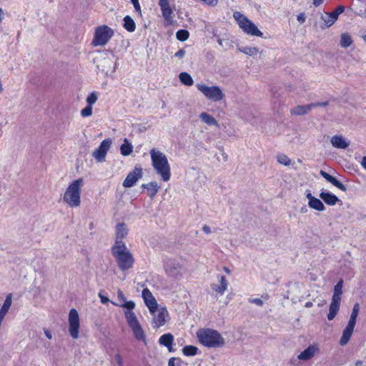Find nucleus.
<instances>
[{
	"label": "nucleus",
	"mask_w": 366,
	"mask_h": 366,
	"mask_svg": "<svg viewBox=\"0 0 366 366\" xmlns=\"http://www.w3.org/2000/svg\"><path fill=\"white\" fill-rule=\"evenodd\" d=\"M111 252L121 270L125 271L132 267L134 259L125 244L117 242L111 247Z\"/></svg>",
	"instance_id": "f257e3e1"
},
{
	"label": "nucleus",
	"mask_w": 366,
	"mask_h": 366,
	"mask_svg": "<svg viewBox=\"0 0 366 366\" xmlns=\"http://www.w3.org/2000/svg\"><path fill=\"white\" fill-rule=\"evenodd\" d=\"M197 337L202 345L209 348L221 347L225 344L221 334L213 329H199L197 332Z\"/></svg>",
	"instance_id": "f03ea898"
},
{
	"label": "nucleus",
	"mask_w": 366,
	"mask_h": 366,
	"mask_svg": "<svg viewBox=\"0 0 366 366\" xmlns=\"http://www.w3.org/2000/svg\"><path fill=\"white\" fill-rule=\"evenodd\" d=\"M152 163L154 169L159 174L163 181L167 182L171 177L170 166L167 158L162 152L152 149L150 151Z\"/></svg>",
	"instance_id": "7ed1b4c3"
},
{
	"label": "nucleus",
	"mask_w": 366,
	"mask_h": 366,
	"mask_svg": "<svg viewBox=\"0 0 366 366\" xmlns=\"http://www.w3.org/2000/svg\"><path fill=\"white\" fill-rule=\"evenodd\" d=\"M84 185L82 178L74 180L66 188L64 197V202L70 207H78L81 204V191Z\"/></svg>",
	"instance_id": "20e7f679"
},
{
	"label": "nucleus",
	"mask_w": 366,
	"mask_h": 366,
	"mask_svg": "<svg viewBox=\"0 0 366 366\" xmlns=\"http://www.w3.org/2000/svg\"><path fill=\"white\" fill-rule=\"evenodd\" d=\"M124 316L135 339L138 341H142L146 345V334L137 320L135 313L133 311H124Z\"/></svg>",
	"instance_id": "39448f33"
},
{
	"label": "nucleus",
	"mask_w": 366,
	"mask_h": 366,
	"mask_svg": "<svg viewBox=\"0 0 366 366\" xmlns=\"http://www.w3.org/2000/svg\"><path fill=\"white\" fill-rule=\"evenodd\" d=\"M233 16L244 33L252 36H262V32L258 29L256 25L240 12L236 11Z\"/></svg>",
	"instance_id": "423d86ee"
},
{
	"label": "nucleus",
	"mask_w": 366,
	"mask_h": 366,
	"mask_svg": "<svg viewBox=\"0 0 366 366\" xmlns=\"http://www.w3.org/2000/svg\"><path fill=\"white\" fill-rule=\"evenodd\" d=\"M113 30L107 25L99 26L96 28L94 36L92 40L93 46H104L109 39L113 36Z\"/></svg>",
	"instance_id": "0eeeda50"
},
{
	"label": "nucleus",
	"mask_w": 366,
	"mask_h": 366,
	"mask_svg": "<svg viewBox=\"0 0 366 366\" xmlns=\"http://www.w3.org/2000/svg\"><path fill=\"white\" fill-rule=\"evenodd\" d=\"M197 89L201 92L206 98L213 102L221 101L224 98V94L218 86H209L204 84H197Z\"/></svg>",
	"instance_id": "6e6552de"
},
{
	"label": "nucleus",
	"mask_w": 366,
	"mask_h": 366,
	"mask_svg": "<svg viewBox=\"0 0 366 366\" xmlns=\"http://www.w3.org/2000/svg\"><path fill=\"white\" fill-rule=\"evenodd\" d=\"M69 332L74 339L79 337V317L78 312L75 309H71L69 313Z\"/></svg>",
	"instance_id": "1a4fd4ad"
},
{
	"label": "nucleus",
	"mask_w": 366,
	"mask_h": 366,
	"mask_svg": "<svg viewBox=\"0 0 366 366\" xmlns=\"http://www.w3.org/2000/svg\"><path fill=\"white\" fill-rule=\"evenodd\" d=\"M112 144L110 139H106L102 142L99 147L93 152V157L97 162H102L105 160L106 154Z\"/></svg>",
	"instance_id": "9d476101"
},
{
	"label": "nucleus",
	"mask_w": 366,
	"mask_h": 366,
	"mask_svg": "<svg viewBox=\"0 0 366 366\" xmlns=\"http://www.w3.org/2000/svg\"><path fill=\"white\" fill-rule=\"evenodd\" d=\"M142 177V169L141 167H136L130 172L123 182V187L126 188L132 187L134 184Z\"/></svg>",
	"instance_id": "9b49d317"
},
{
	"label": "nucleus",
	"mask_w": 366,
	"mask_h": 366,
	"mask_svg": "<svg viewBox=\"0 0 366 366\" xmlns=\"http://www.w3.org/2000/svg\"><path fill=\"white\" fill-rule=\"evenodd\" d=\"M153 315L152 325L154 328H159L166 323V317L168 316V312L165 308H161L156 310Z\"/></svg>",
	"instance_id": "f8f14e48"
},
{
	"label": "nucleus",
	"mask_w": 366,
	"mask_h": 366,
	"mask_svg": "<svg viewBox=\"0 0 366 366\" xmlns=\"http://www.w3.org/2000/svg\"><path fill=\"white\" fill-rule=\"evenodd\" d=\"M142 297L151 314H154L157 309V302L148 288L143 290Z\"/></svg>",
	"instance_id": "ddd939ff"
},
{
	"label": "nucleus",
	"mask_w": 366,
	"mask_h": 366,
	"mask_svg": "<svg viewBox=\"0 0 366 366\" xmlns=\"http://www.w3.org/2000/svg\"><path fill=\"white\" fill-rule=\"evenodd\" d=\"M164 267L166 273L171 277H177L181 270L180 264L172 259L166 260Z\"/></svg>",
	"instance_id": "4468645a"
},
{
	"label": "nucleus",
	"mask_w": 366,
	"mask_h": 366,
	"mask_svg": "<svg viewBox=\"0 0 366 366\" xmlns=\"http://www.w3.org/2000/svg\"><path fill=\"white\" fill-rule=\"evenodd\" d=\"M170 1L171 0H159V6L160 7L162 16L167 22H172L173 19V11L169 4Z\"/></svg>",
	"instance_id": "2eb2a0df"
},
{
	"label": "nucleus",
	"mask_w": 366,
	"mask_h": 366,
	"mask_svg": "<svg viewBox=\"0 0 366 366\" xmlns=\"http://www.w3.org/2000/svg\"><path fill=\"white\" fill-rule=\"evenodd\" d=\"M128 229L126 224L123 222L118 223L116 226L115 229V242L114 244H117V242L120 244H125L122 239L127 236Z\"/></svg>",
	"instance_id": "dca6fc26"
},
{
	"label": "nucleus",
	"mask_w": 366,
	"mask_h": 366,
	"mask_svg": "<svg viewBox=\"0 0 366 366\" xmlns=\"http://www.w3.org/2000/svg\"><path fill=\"white\" fill-rule=\"evenodd\" d=\"M318 350L319 349L317 345H310L307 349L298 355L297 358L302 361L310 360L315 355Z\"/></svg>",
	"instance_id": "f3484780"
},
{
	"label": "nucleus",
	"mask_w": 366,
	"mask_h": 366,
	"mask_svg": "<svg viewBox=\"0 0 366 366\" xmlns=\"http://www.w3.org/2000/svg\"><path fill=\"white\" fill-rule=\"evenodd\" d=\"M332 145L337 149H347L350 143L342 135H335L330 139Z\"/></svg>",
	"instance_id": "a211bd4d"
},
{
	"label": "nucleus",
	"mask_w": 366,
	"mask_h": 366,
	"mask_svg": "<svg viewBox=\"0 0 366 366\" xmlns=\"http://www.w3.org/2000/svg\"><path fill=\"white\" fill-rule=\"evenodd\" d=\"M355 325L348 322L347 326L343 330L342 337L340 340V345L342 346L345 345L349 342L355 328Z\"/></svg>",
	"instance_id": "6ab92c4d"
},
{
	"label": "nucleus",
	"mask_w": 366,
	"mask_h": 366,
	"mask_svg": "<svg viewBox=\"0 0 366 366\" xmlns=\"http://www.w3.org/2000/svg\"><path fill=\"white\" fill-rule=\"evenodd\" d=\"M217 278L219 282V285H212V289L214 290L216 292L222 295L227 290L228 287V282L224 276L218 275Z\"/></svg>",
	"instance_id": "aec40b11"
},
{
	"label": "nucleus",
	"mask_w": 366,
	"mask_h": 366,
	"mask_svg": "<svg viewBox=\"0 0 366 366\" xmlns=\"http://www.w3.org/2000/svg\"><path fill=\"white\" fill-rule=\"evenodd\" d=\"M320 197L328 205L334 206L340 200L339 198L328 192L322 191L320 194Z\"/></svg>",
	"instance_id": "412c9836"
},
{
	"label": "nucleus",
	"mask_w": 366,
	"mask_h": 366,
	"mask_svg": "<svg viewBox=\"0 0 366 366\" xmlns=\"http://www.w3.org/2000/svg\"><path fill=\"white\" fill-rule=\"evenodd\" d=\"M174 336L171 333L162 335L159 339V344L166 347L169 352H173L172 344Z\"/></svg>",
	"instance_id": "4be33fe9"
},
{
	"label": "nucleus",
	"mask_w": 366,
	"mask_h": 366,
	"mask_svg": "<svg viewBox=\"0 0 366 366\" xmlns=\"http://www.w3.org/2000/svg\"><path fill=\"white\" fill-rule=\"evenodd\" d=\"M315 107V104L299 105L291 109V114L297 116L307 114L312 108Z\"/></svg>",
	"instance_id": "5701e85b"
},
{
	"label": "nucleus",
	"mask_w": 366,
	"mask_h": 366,
	"mask_svg": "<svg viewBox=\"0 0 366 366\" xmlns=\"http://www.w3.org/2000/svg\"><path fill=\"white\" fill-rule=\"evenodd\" d=\"M142 187L147 191L148 195L152 199L158 192L159 186L156 182H152L148 184H143Z\"/></svg>",
	"instance_id": "b1692460"
},
{
	"label": "nucleus",
	"mask_w": 366,
	"mask_h": 366,
	"mask_svg": "<svg viewBox=\"0 0 366 366\" xmlns=\"http://www.w3.org/2000/svg\"><path fill=\"white\" fill-rule=\"evenodd\" d=\"M321 19L324 22V26H322V28L324 29L331 26L337 21V19L331 12L325 13L324 15H322Z\"/></svg>",
	"instance_id": "393cba45"
},
{
	"label": "nucleus",
	"mask_w": 366,
	"mask_h": 366,
	"mask_svg": "<svg viewBox=\"0 0 366 366\" xmlns=\"http://www.w3.org/2000/svg\"><path fill=\"white\" fill-rule=\"evenodd\" d=\"M308 206L318 212H322L325 209L324 204L319 199L315 197L312 201H308Z\"/></svg>",
	"instance_id": "a878e982"
},
{
	"label": "nucleus",
	"mask_w": 366,
	"mask_h": 366,
	"mask_svg": "<svg viewBox=\"0 0 366 366\" xmlns=\"http://www.w3.org/2000/svg\"><path fill=\"white\" fill-rule=\"evenodd\" d=\"M199 117L204 123L208 125L219 126L217 121L212 116L206 112L201 113Z\"/></svg>",
	"instance_id": "bb28decb"
},
{
	"label": "nucleus",
	"mask_w": 366,
	"mask_h": 366,
	"mask_svg": "<svg viewBox=\"0 0 366 366\" xmlns=\"http://www.w3.org/2000/svg\"><path fill=\"white\" fill-rule=\"evenodd\" d=\"M124 28L129 32H133L136 29V24L134 20L129 16H126L124 19Z\"/></svg>",
	"instance_id": "cd10ccee"
},
{
	"label": "nucleus",
	"mask_w": 366,
	"mask_h": 366,
	"mask_svg": "<svg viewBox=\"0 0 366 366\" xmlns=\"http://www.w3.org/2000/svg\"><path fill=\"white\" fill-rule=\"evenodd\" d=\"M179 79L181 83L185 86H189L194 84L192 77L187 72H181L179 75Z\"/></svg>",
	"instance_id": "c85d7f7f"
},
{
	"label": "nucleus",
	"mask_w": 366,
	"mask_h": 366,
	"mask_svg": "<svg viewBox=\"0 0 366 366\" xmlns=\"http://www.w3.org/2000/svg\"><path fill=\"white\" fill-rule=\"evenodd\" d=\"M133 150L132 145L128 142L127 139L124 140V143L120 147V152L123 156L129 155Z\"/></svg>",
	"instance_id": "c756f323"
},
{
	"label": "nucleus",
	"mask_w": 366,
	"mask_h": 366,
	"mask_svg": "<svg viewBox=\"0 0 366 366\" xmlns=\"http://www.w3.org/2000/svg\"><path fill=\"white\" fill-rule=\"evenodd\" d=\"M198 347L193 345H187L183 347L182 352L185 356H194L198 352Z\"/></svg>",
	"instance_id": "7c9ffc66"
},
{
	"label": "nucleus",
	"mask_w": 366,
	"mask_h": 366,
	"mask_svg": "<svg viewBox=\"0 0 366 366\" xmlns=\"http://www.w3.org/2000/svg\"><path fill=\"white\" fill-rule=\"evenodd\" d=\"M340 310V305L330 303L329 308V313L327 315V319L332 320Z\"/></svg>",
	"instance_id": "2f4dec72"
},
{
	"label": "nucleus",
	"mask_w": 366,
	"mask_h": 366,
	"mask_svg": "<svg viewBox=\"0 0 366 366\" xmlns=\"http://www.w3.org/2000/svg\"><path fill=\"white\" fill-rule=\"evenodd\" d=\"M352 40L350 34H342L340 39V46L343 48H347L352 44Z\"/></svg>",
	"instance_id": "473e14b6"
},
{
	"label": "nucleus",
	"mask_w": 366,
	"mask_h": 366,
	"mask_svg": "<svg viewBox=\"0 0 366 366\" xmlns=\"http://www.w3.org/2000/svg\"><path fill=\"white\" fill-rule=\"evenodd\" d=\"M360 311V305L358 303L354 305L349 320L350 323L356 324L357 317Z\"/></svg>",
	"instance_id": "72a5a7b5"
},
{
	"label": "nucleus",
	"mask_w": 366,
	"mask_h": 366,
	"mask_svg": "<svg viewBox=\"0 0 366 366\" xmlns=\"http://www.w3.org/2000/svg\"><path fill=\"white\" fill-rule=\"evenodd\" d=\"M239 51L249 56H255L258 54V49L256 47L244 46L239 48Z\"/></svg>",
	"instance_id": "f704fd0d"
},
{
	"label": "nucleus",
	"mask_w": 366,
	"mask_h": 366,
	"mask_svg": "<svg viewBox=\"0 0 366 366\" xmlns=\"http://www.w3.org/2000/svg\"><path fill=\"white\" fill-rule=\"evenodd\" d=\"M189 36V33L187 30L185 29H180L177 31L176 33V37L178 40L181 41H186Z\"/></svg>",
	"instance_id": "c9c22d12"
},
{
	"label": "nucleus",
	"mask_w": 366,
	"mask_h": 366,
	"mask_svg": "<svg viewBox=\"0 0 366 366\" xmlns=\"http://www.w3.org/2000/svg\"><path fill=\"white\" fill-rule=\"evenodd\" d=\"M115 305L124 307L127 309V311H132V310L135 307V303L134 301H125L123 303H113Z\"/></svg>",
	"instance_id": "e433bc0d"
},
{
	"label": "nucleus",
	"mask_w": 366,
	"mask_h": 366,
	"mask_svg": "<svg viewBox=\"0 0 366 366\" xmlns=\"http://www.w3.org/2000/svg\"><path fill=\"white\" fill-rule=\"evenodd\" d=\"M329 182L331 183L335 187H336L337 188H338L339 189H340L341 191L346 192L347 189L345 185L341 183L334 177H332Z\"/></svg>",
	"instance_id": "4c0bfd02"
},
{
	"label": "nucleus",
	"mask_w": 366,
	"mask_h": 366,
	"mask_svg": "<svg viewBox=\"0 0 366 366\" xmlns=\"http://www.w3.org/2000/svg\"><path fill=\"white\" fill-rule=\"evenodd\" d=\"M277 162L285 166H289L291 164L290 159L285 154H282L277 157Z\"/></svg>",
	"instance_id": "58836bf2"
},
{
	"label": "nucleus",
	"mask_w": 366,
	"mask_h": 366,
	"mask_svg": "<svg viewBox=\"0 0 366 366\" xmlns=\"http://www.w3.org/2000/svg\"><path fill=\"white\" fill-rule=\"evenodd\" d=\"M97 100V95L96 93L92 92L86 98V102L89 104V106L92 107V104H95Z\"/></svg>",
	"instance_id": "ea45409f"
},
{
	"label": "nucleus",
	"mask_w": 366,
	"mask_h": 366,
	"mask_svg": "<svg viewBox=\"0 0 366 366\" xmlns=\"http://www.w3.org/2000/svg\"><path fill=\"white\" fill-rule=\"evenodd\" d=\"M342 287H343V280H340V281H338V282L335 286L333 293L342 295Z\"/></svg>",
	"instance_id": "a19ab883"
},
{
	"label": "nucleus",
	"mask_w": 366,
	"mask_h": 366,
	"mask_svg": "<svg viewBox=\"0 0 366 366\" xmlns=\"http://www.w3.org/2000/svg\"><path fill=\"white\" fill-rule=\"evenodd\" d=\"M92 114V107L89 105L86 106L81 111V115L84 117H89Z\"/></svg>",
	"instance_id": "79ce46f5"
},
{
	"label": "nucleus",
	"mask_w": 366,
	"mask_h": 366,
	"mask_svg": "<svg viewBox=\"0 0 366 366\" xmlns=\"http://www.w3.org/2000/svg\"><path fill=\"white\" fill-rule=\"evenodd\" d=\"M182 360L179 358L171 357L168 362V366H181Z\"/></svg>",
	"instance_id": "37998d69"
},
{
	"label": "nucleus",
	"mask_w": 366,
	"mask_h": 366,
	"mask_svg": "<svg viewBox=\"0 0 366 366\" xmlns=\"http://www.w3.org/2000/svg\"><path fill=\"white\" fill-rule=\"evenodd\" d=\"M341 295H342L333 293L331 303L340 305Z\"/></svg>",
	"instance_id": "c03bdc74"
},
{
	"label": "nucleus",
	"mask_w": 366,
	"mask_h": 366,
	"mask_svg": "<svg viewBox=\"0 0 366 366\" xmlns=\"http://www.w3.org/2000/svg\"><path fill=\"white\" fill-rule=\"evenodd\" d=\"M345 11V7L343 6H339L337 8L333 11L332 13L335 15V16L337 19L338 16L343 13Z\"/></svg>",
	"instance_id": "a18cd8bd"
},
{
	"label": "nucleus",
	"mask_w": 366,
	"mask_h": 366,
	"mask_svg": "<svg viewBox=\"0 0 366 366\" xmlns=\"http://www.w3.org/2000/svg\"><path fill=\"white\" fill-rule=\"evenodd\" d=\"M117 297H118V300H119L118 303H123L126 301V297H125L123 292H122L120 290H119L117 291Z\"/></svg>",
	"instance_id": "49530a36"
},
{
	"label": "nucleus",
	"mask_w": 366,
	"mask_h": 366,
	"mask_svg": "<svg viewBox=\"0 0 366 366\" xmlns=\"http://www.w3.org/2000/svg\"><path fill=\"white\" fill-rule=\"evenodd\" d=\"M249 302L260 307L263 305V301L260 298L249 299Z\"/></svg>",
	"instance_id": "de8ad7c7"
},
{
	"label": "nucleus",
	"mask_w": 366,
	"mask_h": 366,
	"mask_svg": "<svg viewBox=\"0 0 366 366\" xmlns=\"http://www.w3.org/2000/svg\"><path fill=\"white\" fill-rule=\"evenodd\" d=\"M204 2L205 4L209 6H215L218 4V0H200Z\"/></svg>",
	"instance_id": "09e8293b"
},
{
	"label": "nucleus",
	"mask_w": 366,
	"mask_h": 366,
	"mask_svg": "<svg viewBox=\"0 0 366 366\" xmlns=\"http://www.w3.org/2000/svg\"><path fill=\"white\" fill-rule=\"evenodd\" d=\"M114 360L119 366H124L123 359L120 354H116L114 356Z\"/></svg>",
	"instance_id": "8fccbe9b"
},
{
	"label": "nucleus",
	"mask_w": 366,
	"mask_h": 366,
	"mask_svg": "<svg viewBox=\"0 0 366 366\" xmlns=\"http://www.w3.org/2000/svg\"><path fill=\"white\" fill-rule=\"evenodd\" d=\"M320 174L323 178H325L328 182H330V180L331 179V178L332 177V175L329 174L328 173H327L326 172H325L323 170L320 171Z\"/></svg>",
	"instance_id": "3c124183"
},
{
	"label": "nucleus",
	"mask_w": 366,
	"mask_h": 366,
	"mask_svg": "<svg viewBox=\"0 0 366 366\" xmlns=\"http://www.w3.org/2000/svg\"><path fill=\"white\" fill-rule=\"evenodd\" d=\"M185 54V51L182 49L174 54V56L182 59L184 56Z\"/></svg>",
	"instance_id": "603ef678"
},
{
	"label": "nucleus",
	"mask_w": 366,
	"mask_h": 366,
	"mask_svg": "<svg viewBox=\"0 0 366 366\" xmlns=\"http://www.w3.org/2000/svg\"><path fill=\"white\" fill-rule=\"evenodd\" d=\"M311 104H315V107H327L329 104L328 102H317V103H312Z\"/></svg>",
	"instance_id": "864d4df0"
},
{
	"label": "nucleus",
	"mask_w": 366,
	"mask_h": 366,
	"mask_svg": "<svg viewBox=\"0 0 366 366\" xmlns=\"http://www.w3.org/2000/svg\"><path fill=\"white\" fill-rule=\"evenodd\" d=\"M99 296L100 297L101 302L103 303V304H106V303H107L109 301L108 297H104L101 293L99 294Z\"/></svg>",
	"instance_id": "5fc2aeb1"
},
{
	"label": "nucleus",
	"mask_w": 366,
	"mask_h": 366,
	"mask_svg": "<svg viewBox=\"0 0 366 366\" xmlns=\"http://www.w3.org/2000/svg\"><path fill=\"white\" fill-rule=\"evenodd\" d=\"M202 230L206 234H210L212 232L210 227L206 224L202 227Z\"/></svg>",
	"instance_id": "6e6d98bb"
},
{
	"label": "nucleus",
	"mask_w": 366,
	"mask_h": 366,
	"mask_svg": "<svg viewBox=\"0 0 366 366\" xmlns=\"http://www.w3.org/2000/svg\"><path fill=\"white\" fill-rule=\"evenodd\" d=\"M305 195L308 201H312V199L315 198V197L312 195L311 192L310 190L306 191Z\"/></svg>",
	"instance_id": "4d7b16f0"
},
{
	"label": "nucleus",
	"mask_w": 366,
	"mask_h": 366,
	"mask_svg": "<svg viewBox=\"0 0 366 366\" xmlns=\"http://www.w3.org/2000/svg\"><path fill=\"white\" fill-rule=\"evenodd\" d=\"M134 7V9L138 11V12H141V6L139 5V1L135 2V3H132Z\"/></svg>",
	"instance_id": "13d9d810"
},
{
	"label": "nucleus",
	"mask_w": 366,
	"mask_h": 366,
	"mask_svg": "<svg viewBox=\"0 0 366 366\" xmlns=\"http://www.w3.org/2000/svg\"><path fill=\"white\" fill-rule=\"evenodd\" d=\"M44 334H45L46 337L48 339L51 340V339L52 338L51 332L49 330H47V329H44Z\"/></svg>",
	"instance_id": "bf43d9fd"
},
{
	"label": "nucleus",
	"mask_w": 366,
	"mask_h": 366,
	"mask_svg": "<svg viewBox=\"0 0 366 366\" xmlns=\"http://www.w3.org/2000/svg\"><path fill=\"white\" fill-rule=\"evenodd\" d=\"M297 20L301 22V23H303L305 20V18L303 14H300L297 16Z\"/></svg>",
	"instance_id": "052dcab7"
},
{
	"label": "nucleus",
	"mask_w": 366,
	"mask_h": 366,
	"mask_svg": "<svg viewBox=\"0 0 366 366\" xmlns=\"http://www.w3.org/2000/svg\"><path fill=\"white\" fill-rule=\"evenodd\" d=\"M312 1H313L312 3L315 6H320L323 2V0H312Z\"/></svg>",
	"instance_id": "680f3d73"
},
{
	"label": "nucleus",
	"mask_w": 366,
	"mask_h": 366,
	"mask_svg": "<svg viewBox=\"0 0 366 366\" xmlns=\"http://www.w3.org/2000/svg\"><path fill=\"white\" fill-rule=\"evenodd\" d=\"M361 165L366 170V157H364L361 162Z\"/></svg>",
	"instance_id": "e2e57ef3"
},
{
	"label": "nucleus",
	"mask_w": 366,
	"mask_h": 366,
	"mask_svg": "<svg viewBox=\"0 0 366 366\" xmlns=\"http://www.w3.org/2000/svg\"><path fill=\"white\" fill-rule=\"evenodd\" d=\"M307 211H308L307 207V206H305V205H304L303 207H301V209H300V212H301L302 214H305V213L307 212Z\"/></svg>",
	"instance_id": "0e129e2a"
},
{
	"label": "nucleus",
	"mask_w": 366,
	"mask_h": 366,
	"mask_svg": "<svg viewBox=\"0 0 366 366\" xmlns=\"http://www.w3.org/2000/svg\"><path fill=\"white\" fill-rule=\"evenodd\" d=\"M104 61L105 64H110L112 62V60L109 58L104 59Z\"/></svg>",
	"instance_id": "69168bd1"
},
{
	"label": "nucleus",
	"mask_w": 366,
	"mask_h": 366,
	"mask_svg": "<svg viewBox=\"0 0 366 366\" xmlns=\"http://www.w3.org/2000/svg\"><path fill=\"white\" fill-rule=\"evenodd\" d=\"M3 16H4V12H3V10L1 8H0V22L2 21L3 19Z\"/></svg>",
	"instance_id": "338daca9"
},
{
	"label": "nucleus",
	"mask_w": 366,
	"mask_h": 366,
	"mask_svg": "<svg viewBox=\"0 0 366 366\" xmlns=\"http://www.w3.org/2000/svg\"><path fill=\"white\" fill-rule=\"evenodd\" d=\"M312 306V302H307L305 304L306 307H311Z\"/></svg>",
	"instance_id": "774afa93"
}]
</instances>
